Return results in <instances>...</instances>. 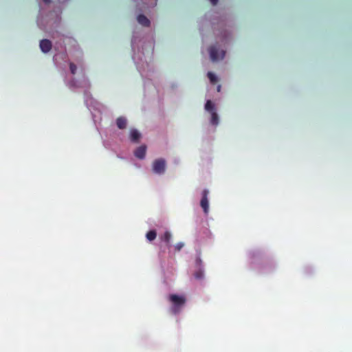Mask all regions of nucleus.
I'll return each mask as SVG.
<instances>
[{"label":"nucleus","mask_w":352,"mask_h":352,"mask_svg":"<svg viewBox=\"0 0 352 352\" xmlns=\"http://www.w3.org/2000/svg\"><path fill=\"white\" fill-rule=\"evenodd\" d=\"M141 137L140 133L136 129H132L130 132V140L133 142H138Z\"/></svg>","instance_id":"obj_8"},{"label":"nucleus","mask_w":352,"mask_h":352,"mask_svg":"<svg viewBox=\"0 0 352 352\" xmlns=\"http://www.w3.org/2000/svg\"><path fill=\"white\" fill-rule=\"evenodd\" d=\"M205 109L210 113L215 111L214 104L212 102L211 100H207L205 104Z\"/></svg>","instance_id":"obj_13"},{"label":"nucleus","mask_w":352,"mask_h":352,"mask_svg":"<svg viewBox=\"0 0 352 352\" xmlns=\"http://www.w3.org/2000/svg\"><path fill=\"white\" fill-rule=\"evenodd\" d=\"M172 235L170 232L166 231L163 235L160 236V239L166 243L168 247H170V242L171 239Z\"/></svg>","instance_id":"obj_9"},{"label":"nucleus","mask_w":352,"mask_h":352,"mask_svg":"<svg viewBox=\"0 0 352 352\" xmlns=\"http://www.w3.org/2000/svg\"><path fill=\"white\" fill-rule=\"evenodd\" d=\"M69 69L72 74H75L76 72V70H77V67L74 63H69Z\"/></svg>","instance_id":"obj_16"},{"label":"nucleus","mask_w":352,"mask_h":352,"mask_svg":"<svg viewBox=\"0 0 352 352\" xmlns=\"http://www.w3.org/2000/svg\"><path fill=\"white\" fill-rule=\"evenodd\" d=\"M138 22L144 27L150 26L151 22L149 19L144 14H139L137 17Z\"/></svg>","instance_id":"obj_7"},{"label":"nucleus","mask_w":352,"mask_h":352,"mask_svg":"<svg viewBox=\"0 0 352 352\" xmlns=\"http://www.w3.org/2000/svg\"><path fill=\"white\" fill-rule=\"evenodd\" d=\"M184 244L182 242L177 243L175 245V249L176 251H180L182 248L184 247Z\"/></svg>","instance_id":"obj_17"},{"label":"nucleus","mask_w":352,"mask_h":352,"mask_svg":"<svg viewBox=\"0 0 352 352\" xmlns=\"http://www.w3.org/2000/svg\"><path fill=\"white\" fill-rule=\"evenodd\" d=\"M211 114V119H210V123L212 125L217 126L219 124V116L216 111H212L210 113Z\"/></svg>","instance_id":"obj_11"},{"label":"nucleus","mask_w":352,"mask_h":352,"mask_svg":"<svg viewBox=\"0 0 352 352\" xmlns=\"http://www.w3.org/2000/svg\"><path fill=\"white\" fill-rule=\"evenodd\" d=\"M116 124L120 129H124L126 127V119L124 117H119L116 120Z\"/></svg>","instance_id":"obj_10"},{"label":"nucleus","mask_w":352,"mask_h":352,"mask_svg":"<svg viewBox=\"0 0 352 352\" xmlns=\"http://www.w3.org/2000/svg\"><path fill=\"white\" fill-rule=\"evenodd\" d=\"M212 5H216L218 2V0H210Z\"/></svg>","instance_id":"obj_18"},{"label":"nucleus","mask_w":352,"mask_h":352,"mask_svg":"<svg viewBox=\"0 0 352 352\" xmlns=\"http://www.w3.org/2000/svg\"><path fill=\"white\" fill-rule=\"evenodd\" d=\"M209 53L211 60L212 61H216L223 58L226 52L223 50L219 51L217 46L214 45L209 48Z\"/></svg>","instance_id":"obj_3"},{"label":"nucleus","mask_w":352,"mask_h":352,"mask_svg":"<svg viewBox=\"0 0 352 352\" xmlns=\"http://www.w3.org/2000/svg\"><path fill=\"white\" fill-rule=\"evenodd\" d=\"M153 171L158 175L164 174L166 170V161L163 158L155 160L152 165Z\"/></svg>","instance_id":"obj_2"},{"label":"nucleus","mask_w":352,"mask_h":352,"mask_svg":"<svg viewBox=\"0 0 352 352\" xmlns=\"http://www.w3.org/2000/svg\"><path fill=\"white\" fill-rule=\"evenodd\" d=\"M220 89H221V86L219 85V86H218V87H217V91H220Z\"/></svg>","instance_id":"obj_20"},{"label":"nucleus","mask_w":352,"mask_h":352,"mask_svg":"<svg viewBox=\"0 0 352 352\" xmlns=\"http://www.w3.org/2000/svg\"><path fill=\"white\" fill-rule=\"evenodd\" d=\"M207 76L212 84H214L217 82V78L214 75V74H213L212 72H208Z\"/></svg>","instance_id":"obj_15"},{"label":"nucleus","mask_w":352,"mask_h":352,"mask_svg":"<svg viewBox=\"0 0 352 352\" xmlns=\"http://www.w3.org/2000/svg\"><path fill=\"white\" fill-rule=\"evenodd\" d=\"M168 300L171 304L170 311L173 314H178L183 307L185 305L186 299L184 295H177V294H170L168 296Z\"/></svg>","instance_id":"obj_1"},{"label":"nucleus","mask_w":352,"mask_h":352,"mask_svg":"<svg viewBox=\"0 0 352 352\" xmlns=\"http://www.w3.org/2000/svg\"><path fill=\"white\" fill-rule=\"evenodd\" d=\"M45 3H49L51 2V0H43Z\"/></svg>","instance_id":"obj_19"},{"label":"nucleus","mask_w":352,"mask_h":352,"mask_svg":"<svg viewBox=\"0 0 352 352\" xmlns=\"http://www.w3.org/2000/svg\"><path fill=\"white\" fill-rule=\"evenodd\" d=\"M52 46V42L48 39H43L40 41V48L43 53L49 52Z\"/></svg>","instance_id":"obj_5"},{"label":"nucleus","mask_w":352,"mask_h":352,"mask_svg":"<svg viewBox=\"0 0 352 352\" xmlns=\"http://www.w3.org/2000/svg\"><path fill=\"white\" fill-rule=\"evenodd\" d=\"M146 152V146L145 145H142L138 147L134 151V155L140 160H142L145 157Z\"/></svg>","instance_id":"obj_6"},{"label":"nucleus","mask_w":352,"mask_h":352,"mask_svg":"<svg viewBox=\"0 0 352 352\" xmlns=\"http://www.w3.org/2000/svg\"><path fill=\"white\" fill-rule=\"evenodd\" d=\"M156 236H157V232L154 230L148 231L146 234V237L147 240L149 241H153V240H155Z\"/></svg>","instance_id":"obj_12"},{"label":"nucleus","mask_w":352,"mask_h":352,"mask_svg":"<svg viewBox=\"0 0 352 352\" xmlns=\"http://www.w3.org/2000/svg\"><path fill=\"white\" fill-rule=\"evenodd\" d=\"M208 190L205 189L202 192V197L200 201V206L203 208L204 212L206 214L209 211V202L208 199Z\"/></svg>","instance_id":"obj_4"},{"label":"nucleus","mask_w":352,"mask_h":352,"mask_svg":"<svg viewBox=\"0 0 352 352\" xmlns=\"http://www.w3.org/2000/svg\"><path fill=\"white\" fill-rule=\"evenodd\" d=\"M194 276L197 280H201L204 277V271L201 269H199L197 272H195Z\"/></svg>","instance_id":"obj_14"}]
</instances>
